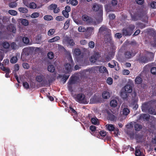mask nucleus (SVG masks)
I'll return each mask as SVG.
<instances>
[{"label":"nucleus","instance_id":"62","mask_svg":"<svg viewBox=\"0 0 156 156\" xmlns=\"http://www.w3.org/2000/svg\"><path fill=\"white\" fill-rule=\"evenodd\" d=\"M151 6L152 8H156V2H152L151 4Z\"/></svg>","mask_w":156,"mask_h":156},{"label":"nucleus","instance_id":"33","mask_svg":"<svg viewBox=\"0 0 156 156\" xmlns=\"http://www.w3.org/2000/svg\"><path fill=\"white\" fill-rule=\"evenodd\" d=\"M60 39V38L59 37L56 36L50 39H49L48 40V42L50 43L55 42L59 40Z\"/></svg>","mask_w":156,"mask_h":156},{"label":"nucleus","instance_id":"14","mask_svg":"<svg viewBox=\"0 0 156 156\" xmlns=\"http://www.w3.org/2000/svg\"><path fill=\"white\" fill-rule=\"evenodd\" d=\"M150 119V116L147 114H142L139 116L138 120L143 121H148Z\"/></svg>","mask_w":156,"mask_h":156},{"label":"nucleus","instance_id":"7","mask_svg":"<svg viewBox=\"0 0 156 156\" xmlns=\"http://www.w3.org/2000/svg\"><path fill=\"white\" fill-rule=\"evenodd\" d=\"M92 10L95 12H98L100 16H102L103 15V7L102 5L95 3L93 4L92 8Z\"/></svg>","mask_w":156,"mask_h":156},{"label":"nucleus","instance_id":"6","mask_svg":"<svg viewBox=\"0 0 156 156\" xmlns=\"http://www.w3.org/2000/svg\"><path fill=\"white\" fill-rule=\"evenodd\" d=\"M36 80L37 82L41 83L42 87H47L50 83V80L48 81L45 79V77L43 75H37L36 77Z\"/></svg>","mask_w":156,"mask_h":156},{"label":"nucleus","instance_id":"30","mask_svg":"<svg viewBox=\"0 0 156 156\" xmlns=\"http://www.w3.org/2000/svg\"><path fill=\"white\" fill-rule=\"evenodd\" d=\"M148 112L152 115H156V112L155 111V109L151 107L148 109Z\"/></svg>","mask_w":156,"mask_h":156},{"label":"nucleus","instance_id":"21","mask_svg":"<svg viewBox=\"0 0 156 156\" xmlns=\"http://www.w3.org/2000/svg\"><path fill=\"white\" fill-rule=\"evenodd\" d=\"M107 119L111 121H114L115 120V116L109 112H108Z\"/></svg>","mask_w":156,"mask_h":156},{"label":"nucleus","instance_id":"19","mask_svg":"<svg viewBox=\"0 0 156 156\" xmlns=\"http://www.w3.org/2000/svg\"><path fill=\"white\" fill-rule=\"evenodd\" d=\"M91 121L92 123L94 125H98L99 124V119L96 117L92 118Z\"/></svg>","mask_w":156,"mask_h":156},{"label":"nucleus","instance_id":"26","mask_svg":"<svg viewBox=\"0 0 156 156\" xmlns=\"http://www.w3.org/2000/svg\"><path fill=\"white\" fill-rule=\"evenodd\" d=\"M2 46L3 48L4 49H8L10 47V44L9 43L7 42H3L2 43Z\"/></svg>","mask_w":156,"mask_h":156},{"label":"nucleus","instance_id":"45","mask_svg":"<svg viewBox=\"0 0 156 156\" xmlns=\"http://www.w3.org/2000/svg\"><path fill=\"white\" fill-rule=\"evenodd\" d=\"M39 16V14L38 12H33L31 15L32 18H36L38 17Z\"/></svg>","mask_w":156,"mask_h":156},{"label":"nucleus","instance_id":"8","mask_svg":"<svg viewBox=\"0 0 156 156\" xmlns=\"http://www.w3.org/2000/svg\"><path fill=\"white\" fill-rule=\"evenodd\" d=\"M134 85L133 82L131 80H129L128 82L122 89L127 93H130L133 91V87Z\"/></svg>","mask_w":156,"mask_h":156},{"label":"nucleus","instance_id":"64","mask_svg":"<svg viewBox=\"0 0 156 156\" xmlns=\"http://www.w3.org/2000/svg\"><path fill=\"white\" fill-rule=\"evenodd\" d=\"M90 129L92 131L94 132L96 130V127L94 126H91L90 127Z\"/></svg>","mask_w":156,"mask_h":156},{"label":"nucleus","instance_id":"56","mask_svg":"<svg viewBox=\"0 0 156 156\" xmlns=\"http://www.w3.org/2000/svg\"><path fill=\"white\" fill-rule=\"evenodd\" d=\"M151 72L153 74H156V67L152 68L151 69Z\"/></svg>","mask_w":156,"mask_h":156},{"label":"nucleus","instance_id":"1","mask_svg":"<svg viewBox=\"0 0 156 156\" xmlns=\"http://www.w3.org/2000/svg\"><path fill=\"white\" fill-rule=\"evenodd\" d=\"M129 12L131 19L134 21H137L141 17V13L136 8H133Z\"/></svg>","mask_w":156,"mask_h":156},{"label":"nucleus","instance_id":"4","mask_svg":"<svg viewBox=\"0 0 156 156\" xmlns=\"http://www.w3.org/2000/svg\"><path fill=\"white\" fill-rule=\"evenodd\" d=\"M73 97L75 99V100L77 102L81 104H87V102L85 98L84 95L82 94H72Z\"/></svg>","mask_w":156,"mask_h":156},{"label":"nucleus","instance_id":"52","mask_svg":"<svg viewBox=\"0 0 156 156\" xmlns=\"http://www.w3.org/2000/svg\"><path fill=\"white\" fill-rule=\"evenodd\" d=\"M17 3L15 2H11L9 4V6L11 8H13L16 7L17 6Z\"/></svg>","mask_w":156,"mask_h":156},{"label":"nucleus","instance_id":"15","mask_svg":"<svg viewBox=\"0 0 156 156\" xmlns=\"http://www.w3.org/2000/svg\"><path fill=\"white\" fill-rule=\"evenodd\" d=\"M7 29L10 32H12L14 33H15L16 32V28L12 24H10L8 25L7 27Z\"/></svg>","mask_w":156,"mask_h":156},{"label":"nucleus","instance_id":"24","mask_svg":"<svg viewBox=\"0 0 156 156\" xmlns=\"http://www.w3.org/2000/svg\"><path fill=\"white\" fill-rule=\"evenodd\" d=\"M110 131H113L115 129L114 125L112 124H107L105 126Z\"/></svg>","mask_w":156,"mask_h":156},{"label":"nucleus","instance_id":"27","mask_svg":"<svg viewBox=\"0 0 156 156\" xmlns=\"http://www.w3.org/2000/svg\"><path fill=\"white\" fill-rule=\"evenodd\" d=\"M76 80L75 79V77L74 76H71L70 78L69 81L68 82V84L72 85L76 83Z\"/></svg>","mask_w":156,"mask_h":156},{"label":"nucleus","instance_id":"9","mask_svg":"<svg viewBox=\"0 0 156 156\" xmlns=\"http://www.w3.org/2000/svg\"><path fill=\"white\" fill-rule=\"evenodd\" d=\"M69 61L71 63L72 65L68 63L64 65L65 69L66 71V72L68 73L72 71V67L74 65L72 56L70 55H69Z\"/></svg>","mask_w":156,"mask_h":156},{"label":"nucleus","instance_id":"44","mask_svg":"<svg viewBox=\"0 0 156 156\" xmlns=\"http://www.w3.org/2000/svg\"><path fill=\"white\" fill-rule=\"evenodd\" d=\"M55 32V30L54 29H50L48 32V34L49 36H51L54 34Z\"/></svg>","mask_w":156,"mask_h":156},{"label":"nucleus","instance_id":"12","mask_svg":"<svg viewBox=\"0 0 156 156\" xmlns=\"http://www.w3.org/2000/svg\"><path fill=\"white\" fill-rule=\"evenodd\" d=\"M100 57L98 52H96L92 55L90 58V60L91 63H94L96 62L98 59Z\"/></svg>","mask_w":156,"mask_h":156},{"label":"nucleus","instance_id":"61","mask_svg":"<svg viewBox=\"0 0 156 156\" xmlns=\"http://www.w3.org/2000/svg\"><path fill=\"white\" fill-rule=\"evenodd\" d=\"M136 3L140 5H142L144 2V0H135Z\"/></svg>","mask_w":156,"mask_h":156},{"label":"nucleus","instance_id":"51","mask_svg":"<svg viewBox=\"0 0 156 156\" xmlns=\"http://www.w3.org/2000/svg\"><path fill=\"white\" fill-rule=\"evenodd\" d=\"M62 14L66 18H68L69 16L68 12L66 11L63 10L62 11Z\"/></svg>","mask_w":156,"mask_h":156},{"label":"nucleus","instance_id":"20","mask_svg":"<svg viewBox=\"0 0 156 156\" xmlns=\"http://www.w3.org/2000/svg\"><path fill=\"white\" fill-rule=\"evenodd\" d=\"M142 82V79L140 76H138L135 79V84H140Z\"/></svg>","mask_w":156,"mask_h":156},{"label":"nucleus","instance_id":"60","mask_svg":"<svg viewBox=\"0 0 156 156\" xmlns=\"http://www.w3.org/2000/svg\"><path fill=\"white\" fill-rule=\"evenodd\" d=\"M22 66L23 68L24 69H28L30 67L29 64L26 63H23Z\"/></svg>","mask_w":156,"mask_h":156},{"label":"nucleus","instance_id":"40","mask_svg":"<svg viewBox=\"0 0 156 156\" xmlns=\"http://www.w3.org/2000/svg\"><path fill=\"white\" fill-rule=\"evenodd\" d=\"M21 23L22 25L25 26H27L29 24V22L27 20L25 19H22Z\"/></svg>","mask_w":156,"mask_h":156},{"label":"nucleus","instance_id":"38","mask_svg":"<svg viewBox=\"0 0 156 156\" xmlns=\"http://www.w3.org/2000/svg\"><path fill=\"white\" fill-rule=\"evenodd\" d=\"M18 60L17 57L16 56H13L10 60V62L12 63H15Z\"/></svg>","mask_w":156,"mask_h":156},{"label":"nucleus","instance_id":"35","mask_svg":"<svg viewBox=\"0 0 156 156\" xmlns=\"http://www.w3.org/2000/svg\"><path fill=\"white\" fill-rule=\"evenodd\" d=\"M122 112L123 115H127L130 112V110L128 108H125L123 109Z\"/></svg>","mask_w":156,"mask_h":156},{"label":"nucleus","instance_id":"25","mask_svg":"<svg viewBox=\"0 0 156 156\" xmlns=\"http://www.w3.org/2000/svg\"><path fill=\"white\" fill-rule=\"evenodd\" d=\"M111 62L112 64H113L112 65L111 64L110 62L108 63V66L111 68H114L115 66H116L117 64V65H118V62L115 60H113L112 62Z\"/></svg>","mask_w":156,"mask_h":156},{"label":"nucleus","instance_id":"50","mask_svg":"<svg viewBox=\"0 0 156 156\" xmlns=\"http://www.w3.org/2000/svg\"><path fill=\"white\" fill-rule=\"evenodd\" d=\"M57 6V5L55 4H52L51 5L49 6V9L51 10H53V11L55 9H56V7Z\"/></svg>","mask_w":156,"mask_h":156},{"label":"nucleus","instance_id":"17","mask_svg":"<svg viewBox=\"0 0 156 156\" xmlns=\"http://www.w3.org/2000/svg\"><path fill=\"white\" fill-rule=\"evenodd\" d=\"M69 76V75H59V77L60 78H61V80L63 82V83H66V80L68 79Z\"/></svg>","mask_w":156,"mask_h":156},{"label":"nucleus","instance_id":"59","mask_svg":"<svg viewBox=\"0 0 156 156\" xmlns=\"http://www.w3.org/2000/svg\"><path fill=\"white\" fill-rule=\"evenodd\" d=\"M20 66L18 64H16L14 66V70L15 72H16L19 69Z\"/></svg>","mask_w":156,"mask_h":156},{"label":"nucleus","instance_id":"10","mask_svg":"<svg viewBox=\"0 0 156 156\" xmlns=\"http://www.w3.org/2000/svg\"><path fill=\"white\" fill-rule=\"evenodd\" d=\"M136 53L134 49H129L126 51L124 53L125 58L129 59L134 56Z\"/></svg>","mask_w":156,"mask_h":156},{"label":"nucleus","instance_id":"37","mask_svg":"<svg viewBox=\"0 0 156 156\" xmlns=\"http://www.w3.org/2000/svg\"><path fill=\"white\" fill-rule=\"evenodd\" d=\"M86 29L84 27L81 26L78 27V30L80 32H87Z\"/></svg>","mask_w":156,"mask_h":156},{"label":"nucleus","instance_id":"11","mask_svg":"<svg viewBox=\"0 0 156 156\" xmlns=\"http://www.w3.org/2000/svg\"><path fill=\"white\" fill-rule=\"evenodd\" d=\"M64 44L67 46H73L75 45L74 40L70 37L66 36L65 37L63 41Z\"/></svg>","mask_w":156,"mask_h":156},{"label":"nucleus","instance_id":"43","mask_svg":"<svg viewBox=\"0 0 156 156\" xmlns=\"http://www.w3.org/2000/svg\"><path fill=\"white\" fill-rule=\"evenodd\" d=\"M29 7L31 9H35L37 7V5L34 2H32L30 3Z\"/></svg>","mask_w":156,"mask_h":156},{"label":"nucleus","instance_id":"54","mask_svg":"<svg viewBox=\"0 0 156 156\" xmlns=\"http://www.w3.org/2000/svg\"><path fill=\"white\" fill-rule=\"evenodd\" d=\"M23 87L27 89L29 88V83L26 82H24L23 83Z\"/></svg>","mask_w":156,"mask_h":156},{"label":"nucleus","instance_id":"57","mask_svg":"<svg viewBox=\"0 0 156 156\" xmlns=\"http://www.w3.org/2000/svg\"><path fill=\"white\" fill-rule=\"evenodd\" d=\"M55 19L57 21H60L63 20L64 19V18L62 16H58L56 17Z\"/></svg>","mask_w":156,"mask_h":156},{"label":"nucleus","instance_id":"23","mask_svg":"<svg viewBox=\"0 0 156 156\" xmlns=\"http://www.w3.org/2000/svg\"><path fill=\"white\" fill-rule=\"evenodd\" d=\"M102 96L104 99H106L110 98V95L108 92L104 91L102 94Z\"/></svg>","mask_w":156,"mask_h":156},{"label":"nucleus","instance_id":"34","mask_svg":"<svg viewBox=\"0 0 156 156\" xmlns=\"http://www.w3.org/2000/svg\"><path fill=\"white\" fill-rule=\"evenodd\" d=\"M110 105L113 107H115L117 106V101L115 100H111L110 102Z\"/></svg>","mask_w":156,"mask_h":156},{"label":"nucleus","instance_id":"13","mask_svg":"<svg viewBox=\"0 0 156 156\" xmlns=\"http://www.w3.org/2000/svg\"><path fill=\"white\" fill-rule=\"evenodd\" d=\"M128 93L124 90L123 89H122V91L120 93V96L123 100H126L127 101H129L128 100Z\"/></svg>","mask_w":156,"mask_h":156},{"label":"nucleus","instance_id":"5","mask_svg":"<svg viewBox=\"0 0 156 156\" xmlns=\"http://www.w3.org/2000/svg\"><path fill=\"white\" fill-rule=\"evenodd\" d=\"M74 53L76 56V59L78 62L80 64H82L84 62L83 54V53H81V51L80 49H75L74 50Z\"/></svg>","mask_w":156,"mask_h":156},{"label":"nucleus","instance_id":"29","mask_svg":"<svg viewBox=\"0 0 156 156\" xmlns=\"http://www.w3.org/2000/svg\"><path fill=\"white\" fill-rule=\"evenodd\" d=\"M134 127L136 131H140L142 128V126L141 124L136 123L134 125Z\"/></svg>","mask_w":156,"mask_h":156},{"label":"nucleus","instance_id":"39","mask_svg":"<svg viewBox=\"0 0 156 156\" xmlns=\"http://www.w3.org/2000/svg\"><path fill=\"white\" fill-rule=\"evenodd\" d=\"M82 19L83 21H86L87 23L89 22V17L88 16L86 15H83L82 17Z\"/></svg>","mask_w":156,"mask_h":156},{"label":"nucleus","instance_id":"18","mask_svg":"<svg viewBox=\"0 0 156 156\" xmlns=\"http://www.w3.org/2000/svg\"><path fill=\"white\" fill-rule=\"evenodd\" d=\"M138 61L140 63H147L149 61L147 58L145 56L140 57L138 59Z\"/></svg>","mask_w":156,"mask_h":156},{"label":"nucleus","instance_id":"42","mask_svg":"<svg viewBox=\"0 0 156 156\" xmlns=\"http://www.w3.org/2000/svg\"><path fill=\"white\" fill-rule=\"evenodd\" d=\"M8 13L10 15L13 16H16L17 14V12L16 11L13 10H9L8 11Z\"/></svg>","mask_w":156,"mask_h":156},{"label":"nucleus","instance_id":"46","mask_svg":"<svg viewBox=\"0 0 156 156\" xmlns=\"http://www.w3.org/2000/svg\"><path fill=\"white\" fill-rule=\"evenodd\" d=\"M1 69L3 71L5 72V73H7L10 71V70L9 68L5 67L4 66H2L1 67Z\"/></svg>","mask_w":156,"mask_h":156},{"label":"nucleus","instance_id":"22","mask_svg":"<svg viewBox=\"0 0 156 156\" xmlns=\"http://www.w3.org/2000/svg\"><path fill=\"white\" fill-rule=\"evenodd\" d=\"M86 30L87 34L89 36H90L94 32V28L92 27H87Z\"/></svg>","mask_w":156,"mask_h":156},{"label":"nucleus","instance_id":"48","mask_svg":"<svg viewBox=\"0 0 156 156\" xmlns=\"http://www.w3.org/2000/svg\"><path fill=\"white\" fill-rule=\"evenodd\" d=\"M47 55L48 58L51 59H52L54 57V54L51 52H49L48 53Z\"/></svg>","mask_w":156,"mask_h":156},{"label":"nucleus","instance_id":"58","mask_svg":"<svg viewBox=\"0 0 156 156\" xmlns=\"http://www.w3.org/2000/svg\"><path fill=\"white\" fill-rule=\"evenodd\" d=\"M71 4L73 6H76L78 4V2L77 0H72Z\"/></svg>","mask_w":156,"mask_h":156},{"label":"nucleus","instance_id":"53","mask_svg":"<svg viewBox=\"0 0 156 156\" xmlns=\"http://www.w3.org/2000/svg\"><path fill=\"white\" fill-rule=\"evenodd\" d=\"M23 42L26 44H28L29 43V38L26 37H24L23 39Z\"/></svg>","mask_w":156,"mask_h":156},{"label":"nucleus","instance_id":"49","mask_svg":"<svg viewBox=\"0 0 156 156\" xmlns=\"http://www.w3.org/2000/svg\"><path fill=\"white\" fill-rule=\"evenodd\" d=\"M88 46L89 48H93L95 46V43L94 41H90L88 43Z\"/></svg>","mask_w":156,"mask_h":156},{"label":"nucleus","instance_id":"3","mask_svg":"<svg viewBox=\"0 0 156 156\" xmlns=\"http://www.w3.org/2000/svg\"><path fill=\"white\" fill-rule=\"evenodd\" d=\"M99 32L103 35L105 37H108L110 40L111 38V31L108 27L105 25H103L99 28Z\"/></svg>","mask_w":156,"mask_h":156},{"label":"nucleus","instance_id":"47","mask_svg":"<svg viewBox=\"0 0 156 156\" xmlns=\"http://www.w3.org/2000/svg\"><path fill=\"white\" fill-rule=\"evenodd\" d=\"M113 79L110 77H108L106 80L107 83L109 85H111L113 83Z\"/></svg>","mask_w":156,"mask_h":156},{"label":"nucleus","instance_id":"28","mask_svg":"<svg viewBox=\"0 0 156 156\" xmlns=\"http://www.w3.org/2000/svg\"><path fill=\"white\" fill-rule=\"evenodd\" d=\"M48 70L51 73H53L55 70V67L53 65H49L48 66Z\"/></svg>","mask_w":156,"mask_h":156},{"label":"nucleus","instance_id":"16","mask_svg":"<svg viewBox=\"0 0 156 156\" xmlns=\"http://www.w3.org/2000/svg\"><path fill=\"white\" fill-rule=\"evenodd\" d=\"M148 34L150 36L153 37H156V31L153 29H149L147 30Z\"/></svg>","mask_w":156,"mask_h":156},{"label":"nucleus","instance_id":"55","mask_svg":"<svg viewBox=\"0 0 156 156\" xmlns=\"http://www.w3.org/2000/svg\"><path fill=\"white\" fill-rule=\"evenodd\" d=\"M97 97H94L91 98L90 99V102L93 103H96L98 101L96 100Z\"/></svg>","mask_w":156,"mask_h":156},{"label":"nucleus","instance_id":"63","mask_svg":"<svg viewBox=\"0 0 156 156\" xmlns=\"http://www.w3.org/2000/svg\"><path fill=\"white\" fill-rule=\"evenodd\" d=\"M68 88L69 90L71 92H72L73 91V87L72 85L68 84Z\"/></svg>","mask_w":156,"mask_h":156},{"label":"nucleus","instance_id":"31","mask_svg":"<svg viewBox=\"0 0 156 156\" xmlns=\"http://www.w3.org/2000/svg\"><path fill=\"white\" fill-rule=\"evenodd\" d=\"M135 155L136 156H145L143 154H142L140 150L136 148L135 151Z\"/></svg>","mask_w":156,"mask_h":156},{"label":"nucleus","instance_id":"36","mask_svg":"<svg viewBox=\"0 0 156 156\" xmlns=\"http://www.w3.org/2000/svg\"><path fill=\"white\" fill-rule=\"evenodd\" d=\"M19 11L23 13H26L28 12V9L25 8L24 7H20L18 9Z\"/></svg>","mask_w":156,"mask_h":156},{"label":"nucleus","instance_id":"2","mask_svg":"<svg viewBox=\"0 0 156 156\" xmlns=\"http://www.w3.org/2000/svg\"><path fill=\"white\" fill-rule=\"evenodd\" d=\"M135 26L134 24H130L127 27H124L122 30V34L124 36H129L133 33Z\"/></svg>","mask_w":156,"mask_h":156},{"label":"nucleus","instance_id":"32","mask_svg":"<svg viewBox=\"0 0 156 156\" xmlns=\"http://www.w3.org/2000/svg\"><path fill=\"white\" fill-rule=\"evenodd\" d=\"M99 71L101 73H108V70L105 66H100L99 68Z\"/></svg>","mask_w":156,"mask_h":156},{"label":"nucleus","instance_id":"41","mask_svg":"<svg viewBox=\"0 0 156 156\" xmlns=\"http://www.w3.org/2000/svg\"><path fill=\"white\" fill-rule=\"evenodd\" d=\"M44 20H51L53 19V17L50 15H45L44 17Z\"/></svg>","mask_w":156,"mask_h":156}]
</instances>
